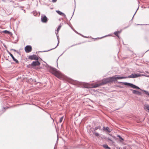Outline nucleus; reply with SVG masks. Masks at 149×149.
<instances>
[{"mask_svg": "<svg viewBox=\"0 0 149 149\" xmlns=\"http://www.w3.org/2000/svg\"><path fill=\"white\" fill-rule=\"evenodd\" d=\"M49 70L50 72L58 78H60L61 77V75L59 72L57 71L56 69L55 68L50 67L49 68Z\"/></svg>", "mask_w": 149, "mask_h": 149, "instance_id": "nucleus-1", "label": "nucleus"}, {"mask_svg": "<svg viewBox=\"0 0 149 149\" xmlns=\"http://www.w3.org/2000/svg\"><path fill=\"white\" fill-rule=\"evenodd\" d=\"M113 79L112 77L104 79L102 80V82L101 83V84H102V85H103L107 83L112 82L113 81Z\"/></svg>", "mask_w": 149, "mask_h": 149, "instance_id": "nucleus-2", "label": "nucleus"}, {"mask_svg": "<svg viewBox=\"0 0 149 149\" xmlns=\"http://www.w3.org/2000/svg\"><path fill=\"white\" fill-rule=\"evenodd\" d=\"M141 76V74L138 73L137 74H132L128 76V77H127V78H137Z\"/></svg>", "mask_w": 149, "mask_h": 149, "instance_id": "nucleus-3", "label": "nucleus"}, {"mask_svg": "<svg viewBox=\"0 0 149 149\" xmlns=\"http://www.w3.org/2000/svg\"><path fill=\"white\" fill-rule=\"evenodd\" d=\"M112 78L113 79V81L117 79H123L127 78V77H116V76H113Z\"/></svg>", "mask_w": 149, "mask_h": 149, "instance_id": "nucleus-4", "label": "nucleus"}, {"mask_svg": "<svg viewBox=\"0 0 149 149\" xmlns=\"http://www.w3.org/2000/svg\"><path fill=\"white\" fill-rule=\"evenodd\" d=\"M32 47L30 45H27L25 47V51L26 53H29L31 52L32 50Z\"/></svg>", "mask_w": 149, "mask_h": 149, "instance_id": "nucleus-5", "label": "nucleus"}, {"mask_svg": "<svg viewBox=\"0 0 149 149\" xmlns=\"http://www.w3.org/2000/svg\"><path fill=\"white\" fill-rule=\"evenodd\" d=\"M41 20L43 23H46L48 21V18L45 15H43L41 16Z\"/></svg>", "mask_w": 149, "mask_h": 149, "instance_id": "nucleus-6", "label": "nucleus"}, {"mask_svg": "<svg viewBox=\"0 0 149 149\" xmlns=\"http://www.w3.org/2000/svg\"><path fill=\"white\" fill-rule=\"evenodd\" d=\"M28 58L31 60H38V58L36 55L33 54L32 55L29 56Z\"/></svg>", "mask_w": 149, "mask_h": 149, "instance_id": "nucleus-7", "label": "nucleus"}, {"mask_svg": "<svg viewBox=\"0 0 149 149\" xmlns=\"http://www.w3.org/2000/svg\"><path fill=\"white\" fill-rule=\"evenodd\" d=\"M40 63L39 62L38 60H36V61H33L32 62V63L31 64V66H37L39 65Z\"/></svg>", "mask_w": 149, "mask_h": 149, "instance_id": "nucleus-8", "label": "nucleus"}, {"mask_svg": "<svg viewBox=\"0 0 149 149\" xmlns=\"http://www.w3.org/2000/svg\"><path fill=\"white\" fill-rule=\"evenodd\" d=\"M7 52L10 55V56H11L12 59L15 62V63H19V62L16 59H15L13 55L10 52L8 51V50Z\"/></svg>", "mask_w": 149, "mask_h": 149, "instance_id": "nucleus-9", "label": "nucleus"}, {"mask_svg": "<svg viewBox=\"0 0 149 149\" xmlns=\"http://www.w3.org/2000/svg\"><path fill=\"white\" fill-rule=\"evenodd\" d=\"M132 93L134 94H136L138 95H142V93L138 91L132 89Z\"/></svg>", "mask_w": 149, "mask_h": 149, "instance_id": "nucleus-10", "label": "nucleus"}, {"mask_svg": "<svg viewBox=\"0 0 149 149\" xmlns=\"http://www.w3.org/2000/svg\"><path fill=\"white\" fill-rule=\"evenodd\" d=\"M56 12L59 15L62 16L65 18H66V16L63 13L61 12V11L59 10H56Z\"/></svg>", "mask_w": 149, "mask_h": 149, "instance_id": "nucleus-11", "label": "nucleus"}, {"mask_svg": "<svg viewBox=\"0 0 149 149\" xmlns=\"http://www.w3.org/2000/svg\"><path fill=\"white\" fill-rule=\"evenodd\" d=\"M103 130L107 131L108 132H110L111 131V130L108 127H103Z\"/></svg>", "mask_w": 149, "mask_h": 149, "instance_id": "nucleus-12", "label": "nucleus"}, {"mask_svg": "<svg viewBox=\"0 0 149 149\" xmlns=\"http://www.w3.org/2000/svg\"><path fill=\"white\" fill-rule=\"evenodd\" d=\"M56 37H57V40H58V44L57 45V46L54 48H52V49H51L49 50H47V51H42V52H48V51H49L51 50H52L54 49H55V48H56V47L58 45V44H59V36H58L57 35L56 36Z\"/></svg>", "mask_w": 149, "mask_h": 149, "instance_id": "nucleus-13", "label": "nucleus"}, {"mask_svg": "<svg viewBox=\"0 0 149 149\" xmlns=\"http://www.w3.org/2000/svg\"><path fill=\"white\" fill-rule=\"evenodd\" d=\"M121 32V31H117L114 32L113 34L119 38L120 37L118 35V34L120 33Z\"/></svg>", "mask_w": 149, "mask_h": 149, "instance_id": "nucleus-14", "label": "nucleus"}, {"mask_svg": "<svg viewBox=\"0 0 149 149\" xmlns=\"http://www.w3.org/2000/svg\"><path fill=\"white\" fill-rule=\"evenodd\" d=\"M3 33H4L6 34H12V33L11 32H10V31H8L7 30H6L3 31H2Z\"/></svg>", "mask_w": 149, "mask_h": 149, "instance_id": "nucleus-15", "label": "nucleus"}, {"mask_svg": "<svg viewBox=\"0 0 149 149\" xmlns=\"http://www.w3.org/2000/svg\"><path fill=\"white\" fill-rule=\"evenodd\" d=\"M102 85V84H101V83H100L99 84H96L95 85H94L93 86V88H97V87H99V86H100Z\"/></svg>", "mask_w": 149, "mask_h": 149, "instance_id": "nucleus-16", "label": "nucleus"}, {"mask_svg": "<svg viewBox=\"0 0 149 149\" xmlns=\"http://www.w3.org/2000/svg\"><path fill=\"white\" fill-rule=\"evenodd\" d=\"M100 128H101V127L100 126H97V127H95V128H93V130L94 131H95V130H96L98 129H99L100 130Z\"/></svg>", "mask_w": 149, "mask_h": 149, "instance_id": "nucleus-17", "label": "nucleus"}, {"mask_svg": "<svg viewBox=\"0 0 149 149\" xmlns=\"http://www.w3.org/2000/svg\"><path fill=\"white\" fill-rule=\"evenodd\" d=\"M117 136L119 138L120 141H122L124 140V139L120 135H117Z\"/></svg>", "mask_w": 149, "mask_h": 149, "instance_id": "nucleus-18", "label": "nucleus"}, {"mask_svg": "<svg viewBox=\"0 0 149 149\" xmlns=\"http://www.w3.org/2000/svg\"><path fill=\"white\" fill-rule=\"evenodd\" d=\"M103 147L105 149H107L108 148L109 146L107 144H104L102 145Z\"/></svg>", "mask_w": 149, "mask_h": 149, "instance_id": "nucleus-19", "label": "nucleus"}, {"mask_svg": "<svg viewBox=\"0 0 149 149\" xmlns=\"http://www.w3.org/2000/svg\"><path fill=\"white\" fill-rule=\"evenodd\" d=\"M63 116H62L60 118L59 121L60 123H61L62 122V121L63 120Z\"/></svg>", "mask_w": 149, "mask_h": 149, "instance_id": "nucleus-20", "label": "nucleus"}, {"mask_svg": "<svg viewBox=\"0 0 149 149\" xmlns=\"http://www.w3.org/2000/svg\"><path fill=\"white\" fill-rule=\"evenodd\" d=\"M93 134H95V136H98L99 135V134L97 132H94Z\"/></svg>", "mask_w": 149, "mask_h": 149, "instance_id": "nucleus-21", "label": "nucleus"}, {"mask_svg": "<svg viewBox=\"0 0 149 149\" xmlns=\"http://www.w3.org/2000/svg\"><path fill=\"white\" fill-rule=\"evenodd\" d=\"M145 108H146L148 110V112H149V105L146 106Z\"/></svg>", "mask_w": 149, "mask_h": 149, "instance_id": "nucleus-22", "label": "nucleus"}, {"mask_svg": "<svg viewBox=\"0 0 149 149\" xmlns=\"http://www.w3.org/2000/svg\"><path fill=\"white\" fill-rule=\"evenodd\" d=\"M61 27V26H58V28H57V33H58V31L60 30Z\"/></svg>", "mask_w": 149, "mask_h": 149, "instance_id": "nucleus-23", "label": "nucleus"}, {"mask_svg": "<svg viewBox=\"0 0 149 149\" xmlns=\"http://www.w3.org/2000/svg\"><path fill=\"white\" fill-rule=\"evenodd\" d=\"M107 139L108 140L110 141H111L112 142H113V141L112 140H111L110 138H107Z\"/></svg>", "mask_w": 149, "mask_h": 149, "instance_id": "nucleus-24", "label": "nucleus"}, {"mask_svg": "<svg viewBox=\"0 0 149 149\" xmlns=\"http://www.w3.org/2000/svg\"><path fill=\"white\" fill-rule=\"evenodd\" d=\"M10 50H13V51H14L15 52H17V51L16 50H15V49H10Z\"/></svg>", "mask_w": 149, "mask_h": 149, "instance_id": "nucleus-25", "label": "nucleus"}, {"mask_svg": "<svg viewBox=\"0 0 149 149\" xmlns=\"http://www.w3.org/2000/svg\"><path fill=\"white\" fill-rule=\"evenodd\" d=\"M31 65V64H29V65H27V67H28V68H30V66H31V65Z\"/></svg>", "mask_w": 149, "mask_h": 149, "instance_id": "nucleus-26", "label": "nucleus"}, {"mask_svg": "<svg viewBox=\"0 0 149 149\" xmlns=\"http://www.w3.org/2000/svg\"><path fill=\"white\" fill-rule=\"evenodd\" d=\"M56 0H52V2H55L56 1Z\"/></svg>", "mask_w": 149, "mask_h": 149, "instance_id": "nucleus-27", "label": "nucleus"}, {"mask_svg": "<svg viewBox=\"0 0 149 149\" xmlns=\"http://www.w3.org/2000/svg\"><path fill=\"white\" fill-rule=\"evenodd\" d=\"M135 13H135L134 14V15H133V17H132V19H133V17H134V15H135Z\"/></svg>", "mask_w": 149, "mask_h": 149, "instance_id": "nucleus-28", "label": "nucleus"}, {"mask_svg": "<svg viewBox=\"0 0 149 149\" xmlns=\"http://www.w3.org/2000/svg\"><path fill=\"white\" fill-rule=\"evenodd\" d=\"M77 45V44H76L75 45H72L71 47H73V46H74V45Z\"/></svg>", "mask_w": 149, "mask_h": 149, "instance_id": "nucleus-29", "label": "nucleus"}, {"mask_svg": "<svg viewBox=\"0 0 149 149\" xmlns=\"http://www.w3.org/2000/svg\"><path fill=\"white\" fill-rule=\"evenodd\" d=\"M33 15L34 16H36V14H35V13H33Z\"/></svg>", "mask_w": 149, "mask_h": 149, "instance_id": "nucleus-30", "label": "nucleus"}, {"mask_svg": "<svg viewBox=\"0 0 149 149\" xmlns=\"http://www.w3.org/2000/svg\"><path fill=\"white\" fill-rule=\"evenodd\" d=\"M107 149H111L109 147Z\"/></svg>", "mask_w": 149, "mask_h": 149, "instance_id": "nucleus-31", "label": "nucleus"}, {"mask_svg": "<svg viewBox=\"0 0 149 149\" xmlns=\"http://www.w3.org/2000/svg\"><path fill=\"white\" fill-rule=\"evenodd\" d=\"M139 9V8H138L136 10V11L135 13H136V11H137V10H138V9Z\"/></svg>", "mask_w": 149, "mask_h": 149, "instance_id": "nucleus-32", "label": "nucleus"}, {"mask_svg": "<svg viewBox=\"0 0 149 149\" xmlns=\"http://www.w3.org/2000/svg\"><path fill=\"white\" fill-rule=\"evenodd\" d=\"M139 9V8H138L136 10V11L135 13H136V11H137V10H138V9Z\"/></svg>", "mask_w": 149, "mask_h": 149, "instance_id": "nucleus-33", "label": "nucleus"}, {"mask_svg": "<svg viewBox=\"0 0 149 149\" xmlns=\"http://www.w3.org/2000/svg\"><path fill=\"white\" fill-rule=\"evenodd\" d=\"M139 9V8H138L136 10V11L135 13H136V11H137V10H138V9Z\"/></svg>", "mask_w": 149, "mask_h": 149, "instance_id": "nucleus-34", "label": "nucleus"}, {"mask_svg": "<svg viewBox=\"0 0 149 149\" xmlns=\"http://www.w3.org/2000/svg\"><path fill=\"white\" fill-rule=\"evenodd\" d=\"M139 9V8H138L136 10V11L135 13H136V11H137V10H138V9Z\"/></svg>", "mask_w": 149, "mask_h": 149, "instance_id": "nucleus-35", "label": "nucleus"}, {"mask_svg": "<svg viewBox=\"0 0 149 149\" xmlns=\"http://www.w3.org/2000/svg\"><path fill=\"white\" fill-rule=\"evenodd\" d=\"M139 9V8H138L136 10V11L135 13H136V11H137V10H138V9Z\"/></svg>", "mask_w": 149, "mask_h": 149, "instance_id": "nucleus-36", "label": "nucleus"}, {"mask_svg": "<svg viewBox=\"0 0 149 149\" xmlns=\"http://www.w3.org/2000/svg\"><path fill=\"white\" fill-rule=\"evenodd\" d=\"M139 9V8H138L136 10V11L135 13H136V11H137V10H138V9Z\"/></svg>", "mask_w": 149, "mask_h": 149, "instance_id": "nucleus-37", "label": "nucleus"}, {"mask_svg": "<svg viewBox=\"0 0 149 149\" xmlns=\"http://www.w3.org/2000/svg\"><path fill=\"white\" fill-rule=\"evenodd\" d=\"M74 10H75V9H74ZM74 12H73V14H74Z\"/></svg>", "mask_w": 149, "mask_h": 149, "instance_id": "nucleus-38", "label": "nucleus"}, {"mask_svg": "<svg viewBox=\"0 0 149 149\" xmlns=\"http://www.w3.org/2000/svg\"><path fill=\"white\" fill-rule=\"evenodd\" d=\"M123 149H126V148H123Z\"/></svg>", "mask_w": 149, "mask_h": 149, "instance_id": "nucleus-39", "label": "nucleus"}, {"mask_svg": "<svg viewBox=\"0 0 149 149\" xmlns=\"http://www.w3.org/2000/svg\"><path fill=\"white\" fill-rule=\"evenodd\" d=\"M149 50H147V51H146V52L147 51H149Z\"/></svg>", "mask_w": 149, "mask_h": 149, "instance_id": "nucleus-40", "label": "nucleus"}, {"mask_svg": "<svg viewBox=\"0 0 149 149\" xmlns=\"http://www.w3.org/2000/svg\"><path fill=\"white\" fill-rule=\"evenodd\" d=\"M70 149L66 148V149Z\"/></svg>", "mask_w": 149, "mask_h": 149, "instance_id": "nucleus-41", "label": "nucleus"}, {"mask_svg": "<svg viewBox=\"0 0 149 149\" xmlns=\"http://www.w3.org/2000/svg\"><path fill=\"white\" fill-rule=\"evenodd\" d=\"M76 32L77 33H78L77 32Z\"/></svg>", "mask_w": 149, "mask_h": 149, "instance_id": "nucleus-42", "label": "nucleus"}, {"mask_svg": "<svg viewBox=\"0 0 149 149\" xmlns=\"http://www.w3.org/2000/svg\"><path fill=\"white\" fill-rule=\"evenodd\" d=\"M56 34H57V33H56Z\"/></svg>", "mask_w": 149, "mask_h": 149, "instance_id": "nucleus-43", "label": "nucleus"}]
</instances>
